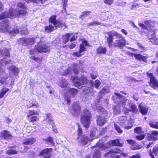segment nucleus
Wrapping results in <instances>:
<instances>
[{
	"instance_id": "f257e3e1",
	"label": "nucleus",
	"mask_w": 158,
	"mask_h": 158,
	"mask_svg": "<svg viewBox=\"0 0 158 158\" xmlns=\"http://www.w3.org/2000/svg\"><path fill=\"white\" fill-rule=\"evenodd\" d=\"M17 5L18 7L23 10H20L19 9L10 8L8 12L5 11L0 15V20L7 18L14 19L17 17L26 15H27V8L25 5L24 4L19 2L17 4Z\"/></svg>"
},
{
	"instance_id": "f03ea898",
	"label": "nucleus",
	"mask_w": 158,
	"mask_h": 158,
	"mask_svg": "<svg viewBox=\"0 0 158 158\" xmlns=\"http://www.w3.org/2000/svg\"><path fill=\"white\" fill-rule=\"evenodd\" d=\"M91 115L90 111L85 109L83 110L81 115V121L86 128H89L90 123Z\"/></svg>"
},
{
	"instance_id": "7ed1b4c3",
	"label": "nucleus",
	"mask_w": 158,
	"mask_h": 158,
	"mask_svg": "<svg viewBox=\"0 0 158 158\" xmlns=\"http://www.w3.org/2000/svg\"><path fill=\"white\" fill-rule=\"evenodd\" d=\"M35 50H31L30 52L31 55H33L38 52H47L50 50V46L46 45L44 43L40 42L35 46Z\"/></svg>"
},
{
	"instance_id": "20e7f679",
	"label": "nucleus",
	"mask_w": 158,
	"mask_h": 158,
	"mask_svg": "<svg viewBox=\"0 0 158 158\" xmlns=\"http://www.w3.org/2000/svg\"><path fill=\"white\" fill-rule=\"evenodd\" d=\"M114 94L115 95L112 98L113 101L117 103L119 106L124 107L127 100L125 97L117 93H114Z\"/></svg>"
},
{
	"instance_id": "39448f33",
	"label": "nucleus",
	"mask_w": 158,
	"mask_h": 158,
	"mask_svg": "<svg viewBox=\"0 0 158 158\" xmlns=\"http://www.w3.org/2000/svg\"><path fill=\"white\" fill-rule=\"evenodd\" d=\"M109 147V144L108 142L106 143H102L100 144L99 145L98 144H96V145L92 146V148H97L98 150H97L94 154L93 155V158H100L101 157V153L99 152V150H104L108 149Z\"/></svg>"
},
{
	"instance_id": "423d86ee",
	"label": "nucleus",
	"mask_w": 158,
	"mask_h": 158,
	"mask_svg": "<svg viewBox=\"0 0 158 158\" xmlns=\"http://www.w3.org/2000/svg\"><path fill=\"white\" fill-rule=\"evenodd\" d=\"M73 81L76 87H77L79 89L83 88L81 86L86 83L87 82V77L85 76H82L79 78L75 76L73 77Z\"/></svg>"
},
{
	"instance_id": "0eeeda50",
	"label": "nucleus",
	"mask_w": 158,
	"mask_h": 158,
	"mask_svg": "<svg viewBox=\"0 0 158 158\" xmlns=\"http://www.w3.org/2000/svg\"><path fill=\"white\" fill-rule=\"evenodd\" d=\"M0 24V31L8 33L9 34L12 33V32L10 31V26L8 21H2L1 22Z\"/></svg>"
},
{
	"instance_id": "6e6552de",
	"label": "nucleus",
	"mask_w": 158,
	"mask_h": 158,
	"mask_svg": "<svg viewBox=\"0 0 158 158\" xmlns=\"http://www.w3.org/2000/svg\"><path fill=\"white\" fill-rule=\"evenodd\" d=\"M78 90L76 89L71 88L69 90L68 93L64 94L65 100L67 101L68 104L71 102L70 97H74L77 94Z\"/></svg>"
},
{
	"instance_id": "1a4fd4ad",
	"label": "nucleus",
	"mask_w": 158,
	"mask_h": 158,
	"mask_svg": "<svg viewBox=\"0 0 158 158\" xmlns=\"http://www.w3.org/2000/svg\"><path fill=\"white\" fill-rule=\"evenodd\" d=\"M147 75L149 77L150 79L149 84L151 87L154 89L158 88V82L153 76V73H149L148 72H147Z\"/></svg>"
},
{
	"instance_id": "9d476101",
	"label": "nucleus",
	"mask_w": 158,
	"mask_h": 158,
	"mask_svg": "<svg viewBox=\"0 0 158 158\" xmlns=\"http://www.w3.org/2000/svg\"><path fill=\"white\" fill-rule=\"evenodd\" d=\"M56 15H53L49 19V21L53 24L54 26L55 27L56 29L58 28V27H62L64 26L65 28H67V26L64 23H62L61 21L56 20Z\"/></svg>"
},
{
	"instance_id": "9b49d317",
	"label": "nucleus",
	"mask_w": 158,
	"mask_h": 158,
	"mask_svg": "<svg viewBox=\"0 0 158 158\" xmlns=\"http://www.w3.org/2000/svg\"><path fill=\"white\" fill-rule=\"evenodd\" d=\"M122 151L118 148H115L109 150L110 158H119V156L117 154L120 153Z\"/></svg>"
},
{
	"instance_id": "f8f14e48",
	"label": "nucleus",
	"mask_w": 158,
	"mask_h": 158,
	"mask_svg": "<svg viewBox=\"0 0 158 158\" xmlns=\"http://www.w3.org/2000/svg\"><path fill=\"white\" fill-rule=\"evenodd\" d=\"M158 131L154 130L152 131L150 133L147 135L148 140L149 141H155L158 139Z\"/></svg>"
},
{
	"instance_id": "ddd939ff",
	"label": "nucleus",
	"mask_w": 158,
	"mask_h": 158,
	"mask_svg": "<svg viewBox=\"0 0 158 158\" xmlns=\"http://www.w3.org/2000/svg\"><path fill=\"white\" fill-rule=\"evenodd\" d=\"M94 138L91 139L85 135H83L80 137L78 139H77L79 143L83 145H86L89 141H92Z\"/></svg>"
},
{
	"instance_id": "4468645a",
	"label": "nucleus",
	"mask_w": 158,
	"mask_h": 158,
	"mask_svg": "<svg viewBox=\"0 0 158 158\" xmlns=\"http://www.w3.org/2000/svg\"><path fill=\"white\" fill-rule=\"evenodd\" d=\"M126 141L128 144L131 145V148L132 150H135L141 149L142 147L139 145H135L136 143L135 140L131 139H127Z\"/></svg>"
},
{
	"instance_id": "2eb2a0df",
	"label": "nucleus",
	"mask_w": 158,
	"mask_h": 158,
	"mask_svg": "<svg viewBox=\"0 0 158 158\" xmlns=\"http://www.w3.org/2000/svg\"><path fill=\"white\" fill-rule=\"evenodd\" d=\"M52 149L46 148L42 151L40 154L45 158H50L51 157V152Z\"/></svg>"
},
{
	"instance_id": "dca6fc26",
	"label": "nucleus",
	"mask_w": 158,
	"mask_h": 158,
	"mask_svg": "<svg viewBox=\"0 0 158 158\" xmlns=\"http://www.w3.org/2000/svg\"><path fill=\"white\" fill-rule=\"evenodd\" d=\"M149 154L151 158H155L154 156H157L158 154V145H155L153 148L152 150H150Z\"/></svg>"
},
{
	"instance_id": "f3484780",
	"label": "nucleus",
	"mask_w": 158,
	"mask_h": 158,
	"mask_svg": "<svg viewBox=\"0 0 158 158\" xmlns=\"http://www.w3.org/2000/svg\"><path fill=\"white\" fill-rule=\"evenodd\" d=\"M120 140L121 139H118L111 140L109 144H110L113 146L123 147L124 143L123 142H120Z\"/></svg>"
},
{
	"instance_id": "a211bd4d",
	"label": "nucleus",
	"mask_w": 158,
	"mask_h": 158,
	"mask_svg": "<svg viewBox=\"0 0 158 158\" xmlns=\"http://www.w3.org/2000/svg\"><path fill=\"white\" fill-rule=\"evenodd\" d=\"M125 40L124 38H122L120 40H117L116 43H114L113 45L114 47H118L122 48L125 45Z\"/></svg>"
},
{
	"instance_id": "6ab92c4d",
	"label": "nucleus",
	"mask_w": 158,
	"mask_h": 158,
	"mask_svg": "<svg viewBox=\"0 0 158 158\" xmlns=\"http://www.w3.org/2000/svg\"><path fill=\"white\" fill-rule=\"evenodd\" d=\"M19 41L21 43H24L28 44H33L34 43L35 39L34 38H27L25 39L23 38L19 40Z\"/></svg>"
},
{
	"instance_id": "aec40b11",
	"label": "nucleus",
	"mask_w": 158,
	"mask_h": 158,
	"mask_svg": "<svg viewBox=\"0 0 158 158\" xmlns=\"http://www.w3.org/2000/svg\"><path fill=\"white\" fill-rule=\"evenodd\" d=\"M138 108L139 112L143 115H146L148 113V109L146 106L142 105L140 104L138 106Z\"/></svg>"
},
{
	"instance_id": "412c9836",
	"label": "nucleus",
	"mask_w": 158,
	"mask_h": 158,
	"mask_svg": "<svg viewBox=\"0 0 158 158\" xmlns=\"http://www.w3.org/2000/svg\"><path fill=\"white\" fill-rule=\"evenodd\" d=\"M9 77L7 73L4 72L1 73L0 75V82L2 84L6 83V80Z\"/></svg>"
},
{
	"instance_id": "4be33fe9",
	"label": "nucleus",
	"mask_w": 158,
	"mask_h": 158,
	"mask_svg": "<svg viewBox=\"0 0 158 158\" xmlns=\"http://www.w3.org/2000/svg\"><path fill=\"white\" fill-rule=\"evenodd\" d=\"M68 84L69 83L67 80L64 78L61 79L57 83V85L62 88L66 87L68 86Z\"/></svg>"
},
{
	"instance_id": "5701e85b",
	"label": "nucleus",
	"mask_w": 158,
	"mask_h": 158,
	"mask_svg": "<svg viewBox=\"0 0 158 158\" xmlns=\"http://www.w3.org/2000/svg\"><path fill=\"white\" fill-rule=\"evenodd\" d=\"M135 58L139 61H142L144 62L147 61V57L146 56H143L140 54L135 53Z\"/></svg>"
},
{
	"instance_id": "b1692460",
	"label": "nucleus",
	"mask_w": 158,
	"mask_h": 158,
	"mask_svg": "<svg viewBox=\"0 0 158 158\" xmlns=\"http://www.w3.org/2000/svg\"><path fill=\"white\" fill-rule=\"evenodd\" d=\"M9 71V75L11 76V74H16L18 73L19 71L17 67L14 65H12L8 68Z\"/></svg>"
},
{
	"instance_id": "393cba45",
	"label": "nucleus",
	"mask_w": 158,
	"mask_h": 158,
	"mask_svg": "<svg viewBox=\"0 0 158 158\" xmlns=\"http://www.w3.org/2000/svg\"><path fill=\"white\" fill-rule=\"evenodd\" d=\"M36 141V139L34 138H26L25 139L23 143L26 145H31L34 143Z\"/></svg>"
},
{
	"instance_id": "a878e982",
	"label": "nucleus",
	"mask_w": 158,
	"mask_h": 158,
	"mask_svg": "<svg viewBox=\"0 0 158 158\" xmlns=\"http://www.w3.org/2000/svg\"><path fill=\"white\" fill-rule=\"evenodd\" d=\"M1 135V137L6 139H9L12 136L10 132L7 130H4L2 131Z\"/></svg>"
},
{
	"instance_id": "bb28decb",
	"label": "nucleus",
	"mask_w": 158,
	"mask_h": 158,
	"mask_svg": "<svg viewBox=\"0 0 158 158\" xmlns=\"http://www.w3.org/2000/svg\"><path fill=\"white\" fill-rule=\"evenodd\" d=\"M106 122V118L102 116H100L98 117L97 120V124L98 125L102 126Z\"/></svg>"
},
{
	"instance_id": "cd10ccee",
	"label": "nucleus",
	"mask_w": 158,
	"mask_h": 158,
	"mask_svg": "<svg viewBox=\"0 0 158 158\" xmlns=\"http://www.w3.org/2000/svg\"><path fill=\"white\" fill-rule=\"evenodd\" d=\"M72 35L71 33H67L63 36L62 42L63 44H66L69 40L70 37Z\"/></svg>"
},
{
	"instance_id": "c85d7f7f",
	"label": "nucleus",
	"mask_w": 158,
	"mask_h": 158,
	"mask_svg": "<svg viewBox=\"0 0 158 158\" xmlns=\"http://www.w3.org/2000/svg\"><path fill=\"white\" fill-rule=\"evenodd\" d=\"M26 2L29 3L31 2H33L36 3H39L40 2L41 4H43L47 1V0H25Z\"/></svg>"
},
{
	"instance_id": "c756f323",
	"label": "nucleus",
	"mask_w": 158,
	"mask_h": 158,
	"mask_svg": "<svg viewBox=\"0 0 158 158\" xmlns=\"http://www.w3.org/2000/svg\"><path fill=\"white\" fill-rule=\"evenodd\" d=\"M54 26L51 24L49 25L48 26H46L45 27V31L48 33L52 32L54 31Z\"/></svg>"
},
{
	"instance_id": "7c9ffc66",
	"label": "nucleus",
	"mask_w": 158,
	"mask_h": 158,
	"mask_svg": "<svg viewBox=\"0 0 158 158\" xmlns=\"http://www.w3.org/2000/svg\"><path fill=\"white\" fill-rule=\"evenodd\" d=\"M95 106L96 108H94L95 109L98 110V111H99L100 112H102L103 114H106V111H104V110L101 105H95Z\"/></svg>"
},
{
	"instance_id": "2f4dec72",
	"label": "nucleus",
	"mask_w": 158,
	"mask_h": 158,
	"mask_svg": "<svg viewBox=\"0 0 158 158\" xmlns=\"http://www.w3.org/2000/svg\"><path fill=\"white\" fill-rule=\"evenodd\" d=\"M73 108L74 111L76 112L77 114L79 113L80 107L77 103H74L73 104Z\"/></svg>"
},
{
	"instance_id": "473e14b6",
	"label": "nucleus",
	"mask_w": 158,
	"mask_h": 158,
	"mask_svg": "<svg viewBox=\"0 0 158 158\" xmlns=\"http://www.w3.org/2000/svg\"><path fill=\"white\" fill-rule=\"evenodd\" d=\"M46 121L48 122V123L50 124L53 123V119L51 117V116L50 114L48 113L46 114Z\"/></svg>"
},
{
	"instance_id": "72a5a7b5",
	"label": "nucleus",
	"mask_w": 158,
	"mask_h": 158,
	"mask_svg": "<svg viewBox=\"0 0 158 158\" xmlns=\"http://www.w3.org/2000/svg\"><path fill=\"white\" fill-rule=\"evenodd\" d=\"M9 90L8 88H3L0 91V98H2L6 93Z\"/></svg>"
},
{
	"instance_id": "f704fd0d",
	"label": "nucleus",
	"mask_w": 158,
	"mask_h": 158,
	"mask_svg": "<svg viewBox=\"0 0 158 158\" xmlns=\"http://www.w3.org/2000/svg\"><path fill=\"white\" fill-rule=\"evenodd\" d=\"M131 109H129L128 110L130 112L136 113L138 111V109L136 105L135 104H133L131 106Z\"/></svg>"
},
{
	"instance_id": "c9c22d12",
	"label": "nucleus",
	"mask_w": 158,
	"mask_h": 158,
	"mask_svg": "<svg viewBox=\"0 0 158 158\" xmlns=\"http://www.w3.org/2000/svg\"><path fill=\"white\" fill-rule=\"evenodd\" d=\"M82 131L80 126L78 124V129L77 130V135L78 137L77 138V139H78L80 137L82 136Z\"/></svg>"
},
{
	"instance_id": "e433bc0d",
	"label": "nucleus",
	"mask_w": 158,
	"mask_h": 158,
	"mask_svg": "<svg viewBox=\"0 0 158 158\" xmlns=\"http://www.w3.org/2000/svg\"><path fill=\"white\" fill-rule=\"evenodd\" d=\"M106 49L105 48L99 47L97 50L98 53H105L106 52Z\"/></svg>"
},
{
	"instance_id": "4c0bfd02",
	"label": "nucleus",
	"mask_w": 158,
	"mask_h": 158,
	"mask_svg": "<svg viewBox=\"0 0 158 158\" xmlns=\"http://www.w3.org/2000/svg\"><path fill=\"white\" fill-rule=\"evenodd\" d=\"M150 42L152 43L153 44L157 45L158 43V40L156 37H154L153 38L149 39Z\"/></svg>"
},
{
	"instance_id": "58836bf2",
	"label": "nucleus",
	"mask_w": 158,
	"mask_h": 158,
	"mask_svg": "<svg viewBox=\"0 0 158 158\" xmlns=\"http://www.w3.org/2000/svg\"><path fill=\"white\" fill-rule=\"evenodd\" d=\"M154 123H149V125L150 127L152 128L158 129V121L155 122V124H154Z\"/></svg>"
},
{
	"instance_id": "ea45409f",
	"label": "nucleus",
	"mask_w": 158,
	"mask_h": 158,
	"mask_svg": "<svg viewBox=\"0 0 158 158\" xmlns=\"http://www.w3.org/2000/svg\"><path fill=\"white\" fill-rule=\"evenodd\" d=\"M71 72V68L70 67H69L67 69L65 70L64 72L61 73V74L62 75L66 76Z\"/></svg>"
},
{
	"instance_id": "a19ab883",
	"label": "nucleus",
	"mask_w": 158,
	"mask_h": 158,
	"mask_svg": "<svg viewBox=\"0 0 158 158\" xmlns=\"http://www.w3.org/2000/svg\"><path fill=\"white\" fill-rule=\"evenodd\" d=\"M79 68V66L78 64H73V71L74 73L75 74H77L78 73V69Z\"/></svg>"
},
{
	"instance_id": "79ce46f5",
	"label": "nucleus",
	"mask_w": 158,
	"mask_h": 158,
	"mask_svg": "<svg viewBox=\"0 0 158 158\" xmlns=\"http://www.w3.org/2000/svg\"><path fill=\"white\" fill-rule=\"evenodd\" d=\"M43 139L45 141L49 142L52 144H54L53 139L52 137H49L47 138Z\"/></svg>"
},
{
	"instance_id": "37998d69",
	"label": "nucleus",
	"mask_w": 158,
	"mask_h": 158,
	"mask_svg": "<svg viewBox=\"0 0 158 158\" xmlns=\"http://www.w3.org/2000/svg\"><path fill=\"white\" fill-rule=\"evenodd\" d=\"M7 153L9 155L15 154L17 153V151L13 149H10L7 151Z\"/></svg>"
},
{
	"instance_id": "c03bdc74",
	"label": "nucleus",
	"mask_w": 158,
	"mask_h": 158,
	"mask_svg": "<svg viewBox=\"0 0 158 158\" xmlns=\"http://www.w3.org/2000/svg\"><path fill=\"white\" fill-rule=\"evenodd\" d=\"M101 23L97 21H94L88 24L87 26L88 27L93 26L95 25H100Z\"/></svg>"
},
{
	"instance_id": "a18cd8bd",
	"label": "nucleus",
	"mask_w": 158,
	"mask_h": 158,
	"mask_svg": "<svg viewBox=\"0 0 158 158\" xmlns=\"http://www.w3.org/2000/svg\"><path fill=\"white\" fill-rule=\"evenodd\" d=\"M134 131L136 133L139 134L141 132L142 128L141 127H135L134 129Z\"/></svg>"
},
{
	"instance_id": "49530a36",
	"label": "nucleus",
	"mask_w": 158,
	"mask_h": 158,
	"mask_svg": "<svg viewBox=\"0 0 158 158\" xmlns=\"http://www.w3.org/2000/svg\"><path fill=\"white\" fill-rule=\"evenodd\" d=\"M114 128L118 133L120 134H122L123 133V130H122L120 128L118 125L114 124Z\"/></svg>"
},
{
	"instance_id": "de8ad7c7",
	"label": "nucleus",
	"mask_w": 158,
	"mask_h": 158,
	"mask_svg": "<svg viewBox=\"0 0 158 158\" xmlns=\"http://www.w3.org/2000/svg\"><path fill=\"white\" fill-rule=\"evenodd\" d=\"M11 31L12 32V33L9 34H10L11 35H14V34H13L14 33H15V34H17L18 33H20V31L19 30V29L17 28H14L13 31Z\"/></svg>"
},
{
	"instance_id": "09e8293b",
	"label": "nucleus",
	"mask_w": 158,
	"mask_h": 158,
	"mask_svg": "<svg viewBox=\"0 0 158 158\" xmlns=\"http://www.w3.org/2000/svg\"><path fill=\"white\" fill-rule=\"evenodd\" d=\"M38 114L37 112L35 111L34 110H30L28 113V114L27 115V117L30 118L32 115L33 114Z\"/></svg>"
},
{
	"instance_id": "8fccbe9b",
	"label": "nucleus",
	"mask_w": 158,
	"mask_h": 158,
	"mask_svg": "<svg viewBox=\"0 0 158 158\" xmlns=\"http://www.w3.org/2000/svg\"><path fill=\"white\" fill-rule=\"evenodd\" d=\"M28 31L25 28H23V30L20 31V34H22L26 35L28 34Z\"/></svg>"
},
{
	"instance_id": "3c124183",
	"label": "nucleus",
	"mask_w": 158,
	"mask_h": 158,
	"mask_svg": "<svg viewBox=\"0 0 158 158\" xmlns=\"http://www.w3.org/2000/svg\"><path fill=\"white\" fill-rule=\"evenodd\" d=\"M145 136V135L144 134L141 135H136V137L138 140H142L144 139Z\"/></svg>"
},
{
	"instance_id": "603ef678",
	"label": "nucleus",
	"mask_w": 158,
	"mask_h": 158,
	"mask_svg": "<svg viewBox=\"0 0 158 158\" xmlns=\"http://www.w3.org/2000/svg\"><path fill=\"white\" fill-rule=\"evenodd\" d=\"M85 50V48L83 44H81L80 45V52L81 53L82 52H84Z\"/></svg>"
},
{
	"instance_id": "864d4df0",
	"label": "nucleus",
	"mask_w": 158,
	"mask_h": 158,
	"mask_svg": "<svg viewBox=\"0 0 158 158\" xmlns=\"http://www.w3.org/2000/svg\"><path fill=\"white\" fill-rule=\"evenodd\" d=\"M113 35L115 36L118 39H122V38H124L122 35L120 34H119L117 32H114L113 34Z\"/></svg>"
},
{
	"instance_id": "5fc2aeb1",
	"label": "nucleus",
	"mask_w": 158,
	"mask_h": 158,
	"mask_svg": "<svg viewBox=\"0 0 158 158\" xmlns=\"http://www.w3.org/2000/svg\"><path fill=\"white\" fill-rule=\"evenodd\" d=\"M100 81L99 80H96V81H95L94 83V86L96 88L98 89V87L100 85Z\"/></svg>"
},
{
	"instance_id": "6e6d98bb",
	"label": "nucleus",
	"mask_w": 158,
	"mask_h": 158,
	"mask_svg": "<svg viewBox=\"0 0 158 158\" xmlns=\"http://www.w3.org/2000/svg\"><path fill=\"white\" fill-rule=\"evenodd\" d=\"M140 7V5L139 4L135 3L134 4L132 5L131 6V10L137 8H138Z\"/></svg>"
},
{
	"instance_id": "4d7b16f0",
	"label": "nucleus",
	"mask_w": 158,
	"mask_h": 158,
	"mask_svg": "<svg viewBox=\"0 0 158 158\" xmlns=\"http://www.w3.org/2000/svg\"><path fill=\"white\" fill-rule=\"evenodd\" d=\"M137 44L139 47V48L142 52H144L146 51L145 48L140 43H137Z\"/></svg>"
},
{
	"instance_id": "13d9d810",
	"label": "nucleus",
	"mask_w": 158,
	"mask_h": 158,
	"mask_svg": "<svg viewBox=\"0 0 158 158\" xmlns=\"http://www.w3.org/2000/svg\"><path fill=\"white\" fill-rule=\"evenodd\" d=\"M141 156L139 153H138L135 155H133L128 158H140Z\"/></svg>"
},
{
	"instance_id": "bf43d9fd",
	"label": "nucleus",
	"mask_w": 158,
	"mask_h": 158,
	"mask_svg": "<svg viewBox=\"0 0 158 158\" xmlns=\"http://www.w3.org/2000/svg\"><path fill=\"white\" fill-rule=\"evenodd\" d=\"M68 0H64L63 1V8L65 12L66 11V8L67 6V2Z\"/></svg>"
},
{
	"instance_id": "052dcab7",
	"label": "nucleus",
	"mask_w": 158,
	"mask_h": 158,
	"mask_svg": "<svg viewBox=\"0 0 158 158\" xmlns=\"http://www.w3.org/2000/svg\"><path fill=\"white\" fill-rule=\"evenodd\" d=\"M30 118V120L31 122L36 121L37 119V117L36 116H31Z\"/></svg>"
},
{
	"instance_id": "680f3d73",
	"label": "nucleus",
	"mask_w": 158,
	"mask_h": 158,
	"mask_svg": "<svg viewBox=\"0 0 158 158\" xmlns=\"http://www.w3.org/2000/svg\"><path fill=\"white\" fill-rule=\"evenodd\" d=\"M139 25L140 27H142L143 29L144 30H147L148 28L147 26H146L143 23H139L138 24Z\"/></svg>"
},
{
	"instance_id": "e2e57ef3",
	"label": "nucleus",
	"mask_w": 158,
	"mask_h": 158,
	"mask_svg": "<svg viewBox=\"0 0 158 158\" xmlns=\"http://www.w3.org/2000/svg\"><path fill=\"white\" fill-rule=\"evenodd\" d=\"M81 53L80 52V51L79 52H74L73 54V55L75 56L80 57L82 55L81 54Z\"/></svg>"
},
{
	"instance_id": "0e129e2a",
	"label": "nucleus",
	"mask_w": 158,
	"mask_h": 158,
	"mask_svg": "<svg viewBox=\"0 0 158 158\" xmlns=\"http://www.w3.org/2000/svg\"><path fill=\"white\" fill-rule=\"evenodd\" d=\"M128 126L125 125L124 127V128H125L126 129L128 130L131 128L133 126V125L130 123L129 124H128Z\"/></svg>"
},
{
	"instance_id": "69168bd1",
	"label": "nucleus",
	"mask_w": 158,
	"mask_h": 158,
	"mask_svg": "<svg viewBox=\"0 0 158 158\" xmlns=\"http://www.w3.org/2000/svg\"><path fill=\"white\" fill-rule=\"evenodd\" d=\"M113 41V37L112 35H109V47L111 46V44Z\"/></svg>"
},
{
	"instance_id": "338daca9",
	"label": "nucleus",
	"mask_w": 158,
	"mask_h": 158,
	"mask_svg": "<svg viewBox=\"0 0 158 158\" xmlns=\"http://www.w3.org/2000/svg\"><path fill=\"white\" fill-rule=\"evenodd\" d=\"M51 124L52 126V127L53 131L56 133H58L57 130L56 128H55L54 124V123H52Z\"/></svg>"
},
{
	"instance_id": "774afa93",
	"label": "nucleus",
	"mask_w": 158,
	"mask_h": 158,
	"mask_svg": "<svg viewBox=\"0 0 158 158\" xmlns=\"http://www.w3.org/2000/svg\"><path fill=\"white\" fill-rule=\"evenodd\" d=\"M90 13V12L89 11L84 12L83 13L82 15H81V16H85L87 15H89Z\"/></svg>"
}]
</instances>
